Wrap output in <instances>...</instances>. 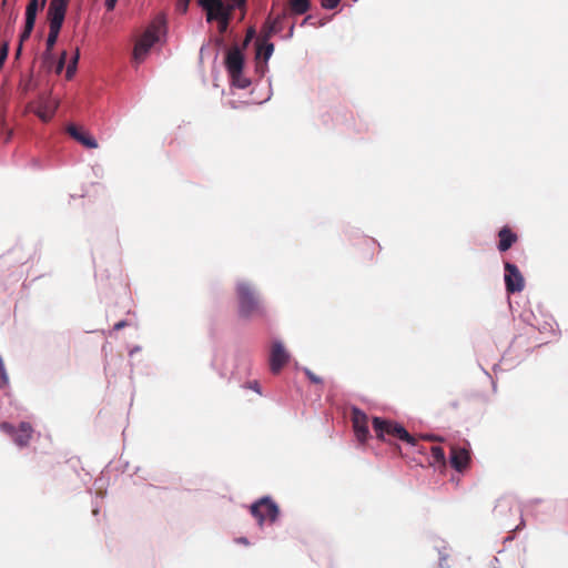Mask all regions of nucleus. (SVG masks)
<instances>
[{
    "instance_id": "obj_1",
    "label": "nucleus",
    "mask_w": 568,
    "mask_h": 568,
    "mask_svg": "<svg viewBox=\"0 0 568 568\" xmlns=\"http://www.w3.org/2000/svg\"><path fill=\"white\" fill-rule=\"evenodd\" d=\"M236 294L239 301V315L242 318H251L256 315H264V308L260 302L254 287L246 281H240L236 284Z\"/></svg>"
},
{
    "instance_id": "obj_2",
    "label": "nucleus",
    "mask_w": 568,
    "mask_h": 568,
    "mask_svg": "<svg viewBox=\"0 0 568 568\" xmlns=\"http://www.w3.org/2000/svg\"><path fill=\"white\" fill-rule=\"evenodd\" d=\"M225 68L230 77L232 89H248L252 84L251 79L244 74V55L237 47L227 51L225 58Z\"/></svg>"
},
{
    "instance_id": "obj_3",
    "label": "nucleus",
    "mask_w": 568,
    "mask_h": 568,
    "mask_svg": "<svg viewBox=\"0 0 568 568\" xmlns=\"http://www.w3.org/2000/svg\"><path fill=\"white\" fill-rule=\"evenodd\" d=\"M67 12V0H50L48 9L49 34L47 38V49L52 50L57 43L61 27Z\"/></svg>"
},
{
    "instance_id": "obj_4",
    "label": "nucleus",
    "mask_w": 568,
    "mask_h": 568,
    "mask_svg": "<svg viewBox=\"0 0 568 568\" xmlns=\"http://www.w3.org/2000/svg\"><path fill=\"white\" fill-rule=\"evenodd\" d=\"M162 28L153 23L146 28L141 38L136 41L133 50V59L136 63L144 61L151 48L160 40Z\"/></svg>"
},
{
    "instance_id": "obj_5",
    "label": "nucleus",
    "mask_w": 568,
    "mask_h": 568,
    "mask_svg": "<svg viewBox=\"0 0 568 568\" xmlns=\"http://www.w3.org/2000/svg\"><path fill=\"white\" fill-rule=\"evenodd\" d=\"M373 427L379 438H384L385 434H393L410 446L416 445V439L399 424H393L379 417H374Z\"/></svg>"
},
{
    "instance_id": "obj_6",
    "label": "nucleus",
    "mask_w": 568,
    "mask_h": 568,
    "mask_svg": "<svg viewBox=\"0 0 568 568\" xmlns=\"http://www.w3.org/2000/svg\"><path fill=\"white\" fill-rule=\"evenodd\" d=\"M251 514L257 519L260 526L265 519L274 523L278 516V507L268 496L262 497L251 505Z\"/></svg>"
},
{
    "instance_id": "obj_7",
    "label": "nucleus",
    "mask_w": 568,
    "mask_h": 568,
    "mask_svg": "<svg viewBox=\"0 0 568 568\" xmlns=\"http://www.w3.org/2000/svg\"><path fill=\"white\" fill-rule=\"evenodd\" d=\"M0 428L2 432L10 435L14 444L19 447L27 446L33 433L32 426L27 422L20 423L18 429L9 423H2Z\"/></svg>"
},
{
    "instance_id": "obj_8",
    "label": "nucleus",
    "mask_w": 568,
    "mask_h": 568,
    "mask_svg": "<svg viewBox=\"0 0 568 568\" xmlns=\"http://www.w3.org/2000/svg\"><path fill=\"white\" fill-rule=\"evenodd\" d=\"M200 4L206 11V21L230 19L232 9L221 0H200Z\"/></svg>"
},
{
    "instance_id": "obj_9",
    "label": "nucleus",
    "mask_w": 568,
    "mask_h": 568,
    "mask_svg": "<svg viewBox=\"0 0 568 568\" xmlns=\"http://www.w3.org/2000/svg\"><path fill=\"white\" fill-rule=\"evenodd\" d=\"M506 290L509 293H519L525 287V280L519 268L509 262L505 263V275H504Z\"/></svg>"
},
{
    "instance_id": "obj_10",
    "label": "nucleus",
    "mask_w": 568,
    "mask_h": 568,
    "mask_svg": "<svg viewBox=\"0 0 568 568\" xmlns=\"http://www.w3.org/2000/svg\"><path fill=\"white\" fill-rule=\"evenodd\" d=\"M290 355L280 339L274 341L270 357V366L273 373H278L288 361Z\"/></svg>"
},
{
    "instance_id": "obj_11",
    "label": "nucleus",
    "mask_w": 568,
    "mask_h": 568,
    "mask_svg": "<svg viewBox=\"0 0 568 568\" xmlns=\"http://www.w3.org/2000/svg\"><path fill=\"white\" fill-rule=\"evenodd\" d=\"M59 100L53 97H42L39 100V106L37 109V115L42 121H49L58 109Z\"/></svg>"
},
{
    "instance_id": "obj_12",
    "label": "nucleus",
    "mask_w": 568,
    "mask_h": 568,
    "mask_svg": "<svg viewBox=\"0 0 568 568\" xmlns=\"http://www.w3.org/2000/svg\"><path fill=\"white\" fill-rule=\"evenodd\" d=\"M469 463V453L465 448L454 447L450 453V464L457 470L462 471Z\"/></svg>"
},
{
    "instance_id": "obj_13",
    "label": "nucleus",
    "mask_w": 568,
    "mask_h": 568,
    "mask_svg": "<svg viewBox=\"0 0 568 568\" xmlns=\"http://www.w3.org/2000/svg\"><path fill=\"white\" fill-rule=\"evenodd\" d=\"M498 236H499L498 250L500 252H506L517 241L516 234L513 233L508 227L501 229L498 233Z\"/></svg>"
},
{
    "instance_id": "obj_14",
    "label": "nucleus",
    "mask_w": 568,
    "mask_h": 568,
    "mask_svg": "<svg viewBox=\"0 0 568 568\" xmlns=\"http://www.w3.org/2000/svg\"><path fill=\"white\" fill-rule=\"evenodd\" d=\"M39 8L38 0H30L26 9V21L30 23H36L37 12Z\"/></svg>"
},
{
    "instance_id": "obj_15",
    "label": "nucleus",
    "mask_w": 568,
    "mask_h": 568,
    "mask_svg": "<svg viewBox=\"0 0 568 568\" xmlns=\"http://www.w3.org/2000/svg\"><path fill=\"white\" fill-rule=\"evenodd\" d=\"M79 59H80V51L77 48L75 51H74L73 57L71 58V60H70V62H69V64L67 67L65 77H67L68 80L72 79L73 75L75 74Z\"/></svg>"
},
{
    "instance_id": "obj_16",
    "label": "nucleus",
    "mask_w": 568,
    "mask_h": 568,
    "mask_svg": "<svg viewBox=\"0 0 568 568\" xmlns=\"http://www.w3.org/2000/svg\"><path fill=\"white\" fill-rule=\"evenodd\" d=\"M285 17V14L278 16L272 21L267 22V33L266 38H268L271 34H275L282 31V19Z\"/></svg>"
},
{
    "instance_id": "obj_17",
    "label": "nucleus",
    "mask_w": 568,
    "mask_h": 568,
    "mask_svg": "<svg viewBox=\"0 0 568 568\" xmlns=\"http://www.w3.org/2000/svg\"><path fill=\"white\" fill-rule=\"evenodd\" d=\"M291 9L295 14H303L310 9L308 0H292Z\"/></svg>"
},
{
    "instance_id": "obj_18",
    "label": "nucleus",
    "mask_w": 568,
    "mask_h": 568,
    "mask_svg": "<svg viewBox=\"0 0 568 568\" xmlns=\"http://www.w3.org/2000/svg\"><path fill=\"white\" fill-rule=\"evenodd\" d=\"M271 97H272V92L270 91V93L267 94V97H266L265 99L261 100V101H256V100H254V99H250V100H246V101H236V100H231V101L229 102V104H230V106H231L232 109H240V108H242V106H244V105H248V104H255V103L261 104V103H264V102L268 101V100L271 99Z\"/></svg>"
},
{
    "instance_id": "obj_19",
    "label": "nucleus",
    "mask_w": 568,
    "mask_h": 568,
    "mask_svg": "<svg viewBox=\"0 0 568 568\" xmlns=\"http://www.w3.org/2000/svg\"><path fill=\"white\" fill-rule=\"evenodd\" d=\"M274 52V44L272 42L265 41L264 45H258L257 54H263L265 62L270 60Z\"/></svg>"
},
{
    "instance_id": "obj_20",
    "label": "nucleus",
    "mask_w": 568,
    "mask_h": 568,
    "mask_svg": "<svg viewBox=\"0 0 568 568\" xmlns=\"http://www.w3.org/2000/svg\"><path fill=\"white\" fill-rule=\"evenodd\" d=\"M78 141H79L80 143H82L83 145H85L87 148H89V149H95V148H98V142H97V140H95L94 138H92V136L83 135V134H82V135H80V136L78 138Z\"/></svg>"
},
{
    "instance_id": "obj_21",
    "label": "nucleus",
    "mask_w": 568,
    "mask_h": 568,
    "mask_svg": "<svg viewBox=\"0 0 568 568\" xmlns=\"http://www.w3.org/2000/svg\"><path fill=\"white\" fill-rule=\"evenodd\" d=\"M34 28V23H30L28 21H26V26H24V30L22 31V33L20 34V43H22L23 41H26L27 39H29L32 30Z\"/></svg>"
},
{
    "instance_id": "obj_22",
    "label": "nucleus",
    "mask_w": 568,
    "mask_h": 568,
    "mask_svg": "<svg viewBox=\"0 0 568 568\" xmlns=\"http://www.w3.org/2000/svg\"><path fill=\"white\" fill-rule=\"evenodd\" d=\"M9 51V43L7 41L0 44V69L2 68Z\"/></svg>"
},
{
    "instance_id": "obj_23",
    "label": "nucleus",
    "mask_w": 568,
    "mask_h": 568,
    "mask_svg": "<svg viewBox=\"0 0 568 568\" xmlns=\"http://www.w3.org/2000/svg\"><path fill=\"white\" fill-rule=\"evenodd\" d=\"M341 0H322L321 6L326 10H333L339 4Z\"/></svg>"
},
{
    "instance_id": "obj_24",
    "label": "nucleus",
    "mask_w": 568,
    "mask_h": 568,
    "mask_svg": "<svg viewBox=\"0 0 568 568\" xmlns=\"http://www.w3.org/2000/svg\"><path fill=\"white\" fill-rule=\"evenodd\" d=\"M65 60H67V52L63 51L61 53V57L60 59L58 60L57 64H55V72L59 74L62 72L64 65H65Z\"/></svg>"
},
{
    "instance_id": "obj_25",
    "label": "nucleus",
    "mask_w": 568,
    "mask_h": 568,
    "mask_svg": "<svg viewBox=\"0 0 568 568\" xmlns=\"http://www.w3.org/2000/svg\"><path fill=\"white\" fill-rule=\"evenodd\" d=\"M43 62L48 68H51L53 65L52 50H45V52L43 53Z\"/></svg>"
},
{
    "instance_id": "obj_26",
    "label": "nucleus",
    "mask_w": 568,
    "mask_h": 568,
    "mask_svg": "<svg viewBox=\"0 0 568 568\" xmlns=\"http://www.w3.org/2000/svg\"><path fill=\"white\" fill-rule=\"evenodd\" d=\"M356 433L359 439H364L368 433V429L366 426H359L358 422H355Z\"/></svg>"
},
{
    "instance_id": "obj_27",
    "label": "nucleus",
    "mask_w": 568,
    "mask_h": 568,
    "mask_svg": "<svg viewBox=\"0 0 568 568\" xmlns=\"http://www.w3.org/2000/svg\"><path fill=\"white\" fill-rule=\"evenodd\" d=\"M432 454L438 460H444L445 459V453H444L442 447H438V446L433 447L432 448Z\"/></svg>"
},
{
    "instance_id": "obj_28",
    "label": "nucleus",
    "mask_w": 568,
    "mask_h": 568,
    "mask_svg": "<svg viewBox=\"0 0 568 568\" xmlns=\"http://www.w3.org/2000/svg\"><path fill=\"white\" fill-rule=\"evenodd\" d=\"M304 371H305V374H306V376L310 378V381H311V382L316 383V384H318V383H321V382H322V379H321L318 376H316V375H315L312 371H310L308 368H305Z\"/></svg>"
},
{
    "instance_id": "obj_29",
    "label": "nucleus",
    "mask_w": 568,
    "mask_h": 568,
    "mask_svg": "<svg viewBox=\"0 0 568 568\" xmlns=\"http://www.w3.org/2000/svg\"><path fill=\"white\" fill-rule=\"evenodd\" d=\"M245 0H226V4L234 10L237 7H241L244 4Z\"/></svg>"
},
{
    "instance_id": "obj_30",
    "label": "nucleus",
    "mask_w": 568,
    "mask_h": 568,
    "mask_svg": "<svg viewBox=\"0 0 568 568\" xmlns=\"http://www.w3.org/2000/svg\"><path fill=\"white\" fill-rule=\"evenodd\" d=\"M229 22H230V19L217 20L219 31L220 32H225L227 27H229Z\"/></svg>"
},
{
    "instance_id": "obj_31",
    "label": "nucleus",
    "mask_w": 568,
    "mask_h": 568,
    "mask_svg": "<svg viewBox=\"0 0 568 568\" xmlns=\"http://www.w3.org/2000/svg\"><path fill=\"white\" fill-rule=\"evenodd\" d=\"M68 132H69V133H70V135H71V136H73L77 141H78V138H79L80 135H82V133H80V132L78 131V129H77L74 125H70V126L68 128Z\"/></svg>"
},
{
    "instance_id": "obj_32",
    "label": "nucleus",
    "mask_w": 568,
    "mask_h": 568,
    "mask_svg": "<svg viewBox=\"0 0 568 568\" xmlns=\"http://www.w3.org/2000/svg\"><path fill=\"white\" fill-rule=\"evenodd\" d=\"M255 36V31L254 29L250 28L246 32V37H245V40H244V45H247L250 43V41L253 39V37Z\"/></svg>"
},
{
    "instance_id": "obj_33",
    "label": "nucleus",
    "mask_w": 568,
    "mask_h": 568,
    "mask_svg": "<svg viewBox=\"0 0 568 568\" xmlns=\"http://www.w3.org/2000/svg\"><path fill=\"white\" fill-rule=\"evenodd\" d=\"M118 0H105V7L108 10H113Z\"/></svg>"
},
{
    "instance_id": "obj_34",
    "label": "nucleus",
    "mask_w": 568,
    "mask_h": 568,
    "mask_svg": "<svg viewBox=\"0 0 568 568\" xmlns=\"http://www.w3.org/2000/svg\"><path fill=\"white\" fill-rule=\"evenodd\" d=\"M250 388L256 392L257 394H261V387L257 382H253L252 384H250Z\"/></svg>"
},
{
    "instance_id": "obj_35",
    "label": "nucleus",
    "mask_w": 568,
    "mask_h": 568,
    "mask_svg": "<svg viewBox=\"0 0 568 568\" xmlns=\"http://www.w3.org/2000/svg\"><path fill=\"white\" fill-rule=\"evenodd\" d=\"M446 558H447V556L444 555L442 551H439V566H440V568H446V566L444 565V562L446 561Z\"/></svg>"
},
{
    "instance_id": "obj_36",
    "label": "nucleus",
    "mask_w": 568,
    "mask_h": 568,
    "mask_svg": "<svg viewBox=\"0 0 568 568\" xmlns=\"http://www.w3.org/2000/svg\"><path fill=\"white\" fill-rule=\"evenodd\" d=\"M125 325H126V322H125V321H120V322H118V323L114 325V329H115V331H119V329L123 328Z\"/></svg>"
},
{
    "instance_id": "obj_37",
    "label": "nucleus",
    "mask_w": 568,
    "mask_h": 568,
    "mask_svg": "<svg viewBox=\"0 0 568 568\" xmlns=\"http://www.w3.org/2000/svg\"><path fill=\"white\" fill-rule=\"evenodd\" d=\"M236 541L243 545H248V540L245 537H240L236 539Z\"/></svg>"
},
{
    "instance_id": "obj_38",
    "label": "nucleus",
    "mask_w": 568,
    "mask_h": 568,
    "mask_svg": "<svg viewBox=\"0 0 568 568\" xmlns=\"http://www.w3.org/2000/svg\"><path fill=\"white\" fill-rule=\"evenodd\" d=\"M189 1L190 0H185V3H182V12H185L187 10Z\"/></svg>"
},
{
    "instance_id": "obj_39",
    "label": "nucleus",
    "mask_w": 568,
    "mask_h": 568,
    "mask_svg": "<svg viewBox=\"0 0 568 568\" xmlns=\"http://www.w3.org/2000/svg\"><path fill=\"white\" fill-rule=\"evenodd\" d=\"M424 438L428 439V440H436L437 439V437L433 436V435H425Z\"/></svg>"
},
{
    "instance_id": "obj_40",
    "label": "nucleus",
    "mask_w": 568,
    "mask_h": 568,
    "mask_svg": "<svg viewBox=\"0 0 568 568\" xmlns=\"http://www.w3.org/2000/svg\"><path fill=\"white\" fill-rule=\"evenodd\" d=\"M22 50V43H19V47L17 49L16 55L19 57Z\"/></svg>"
},
{
    "instance_id": "obj_41",
    "label": "nucleus",
    "mask_w": 568,
    "mask_h": 568,
    "mask_svg": "<svg viewBox=\"0 0 568 568\" xmlns=\"http://www.w3.org/2000/svg\"><path fill=\"white\" fill-rule=\"evenodd\" d=\"M182 3H185V0H180L178 2V9L182 11Z\"/></svg>"
},
{
    "instance_id": "obj_42",
    "label": "nucleus",
    "mask_w": 568,
    "mask_h": 568,
    "mask_svg": "<svg viewBox=\"0 0 568 568\" xmlns=\"http://www.w3.org/2000/svg\"><path fill=\"white\" fill-rule=\"evenodd\" d=\"M293 32H294V26H291V28H290V32H288V37H292V36H293Z\"/></svg>"
},
{
    "instance_id": "obj_43",
    "label": "nucleus",
    "mask_w": 568,
    "mask_h": 568,
    "mask_svg": "<svg viewBox=\"0 0 568 568\" xmlns=\"http://www.w3.org/2000/svg\"><path fill=\"white\" fill-rule=\"evenodd\" d=\"M45 3V0H42V6Z\"/></svg>"
}]
</instances>
